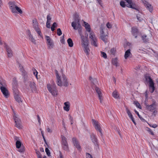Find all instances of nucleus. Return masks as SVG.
<instances>
[{"label":"nucleus","mask_w":158,"mask_h":158,"mask_svg":"<svg viewBox=\"0 0 158 158\" xmlns=\"http://www.w3.org/2000/svg\"><path fill=\"white\" fill-rule=\"evenodd\" d=\"M107 35H100V38L105 43L107 42Z\"/></svg>","instance_id":"29"},{"label":"nucleus","mask_w":158,"mask_h":158,"mask_svg":"<svg viewBox=\"0 0 158 158\" xmlns=\"http://www.w3.org/2000/svg\"><path fill=\"white\" fill-rule=\"evenodd\" d=\"M60 158H64L63 156L60 152Z\"/></svg>","instance_id":"64"},{"label":"nucleus","mask_w":158,"mask_h":158,"mask_svg":"<svg viewBox=\"0 0 158 158\" xmlns=\"http://www.w3.org/2000/svg\"><path fill=\"white\" fill-rule=\"evenodd\" d=\"M131 32L132 35L135 38L137 37V35L139 34V32L138 28L136 27H133L131 28Z\"/></svg>","instance_id":"17"},{"label":"nucleus","mask_w":158,"mask_h":158,"mask_svg":"<svg viewBox=\"0 0 158 158\" xmlns=\"http://www.w3.org/2000/svg\"><path fill=\"white\" fill-rule=\"evenodd\" d=\"M145 105L146 109L151 112L153 111L156 109V105L155 102H153L152 104L150 105H147L146 103H145Z\"/></svg>","instance_id":"14"},{"label":"nucleus","mask_w":158,"mask_h":158,"mask_svg":"<svg viewBox=\"0 0 158 158\" xmlns=\"http://www.w3.org/2000/svg\"><path fill=\"white\" fill-rule=\"evenodd\" d=\"M89 35V38L91 39V44L95 47H97V39L95 37L94 33L93 32H91Z\"/></svg>","instance_id":"11"},{"label":"nucleus","mask_w":158,"mask_h":158,"mask_svg":"<svg viewBox=\"0 0 158 158\" xmlns=\"http://www.w3.org/2000/svg\"><path fill=\"white\" fill-rule=\"evenodd\" d=\"M145 78L146 81L149 84V91L151 93H152L155 90L154 83L153 80L150 76L148 75H145Z\"/></svg>","instance_id":"5"},{"label":"nucleus","mask_w":158,"mask_h":158,"mask_svg":"<svg viewBox=\"0 0 158 158\" xmlns=\"http://www.w3.org/2000/svg\"><path fill=\"white\" fill-rule=\"evenodd\" d=\"M68 103L69 102H68L64 103V105L65 106L64 107V109L67 111L69 110V105L68 104Z\"/></svg>","instance_id":"31"},{"label":"nucleus","mask_w":158,"mask_h":158,"mask_svg":"<svg viewBox=\"0 0 158 158\" xmlns=\"http://www.w3.org/2000/svg\"><path fill=\"white\" fill-rule=\"evenodd\" d=\"M147 35H143L142 36V39L143 41V42L146 43L149 40L148 38H147Z\"/></svg>","instance_id":"33"},{"label":"nucleus","mask_w":158,"mask_h":158,"mask_svg":"<svg viewBox=\"0 0 158 158\" xmlns=\"http://www.w3.org/2000/svg\"><path fill=\"white\" fill-rule=\"evenodd\" d=\"M125 1L128 3V6H127V7L138 10V8H137L136 4L134 2H132V0H125Z\"/></svg>","instance_id":"15"},{"label":"nucleus","mask_w":158,"mask_h":158,"mask_svg":"<svg viewBox=\"0 0 158 158\" xmlns=\"http://www.w3.org/2000/svg\"><path fill=\"white\" fill-rule=\"evenodd\" d=\"M24 150L25 149L23 148H22L21 147L20 149L19 150V151L20 152H24Z\"/></svg>","instance_id":"60"},{"label":"nucleus","mask_w":158,"mask_h":158,"mask_svg":"<svg viewBox=\"0 0 158 158\" xmlns=\"http://www.w3.org/2000/svg\"><path fill=\"white\" fill-rule=\"evenodd\" d=\"M45 151L47 155L48 156H50V152L49 149L48 148H46L45 149Z\"/></svg>","instance_id":"46"},{"label":"nucleus","mask_w":158,"mask_h":158,"mask_svg":"<svg viewBox=\"0 0 158 158\" xmlns=\"http://www.w3.org/2000/svg\"><path fill=\"white\" fill-rule=\"evenodd\" d=\"M35 151H36V154L37 155V156L38 158L39 156H41V155L40 153V152L39 151H38L37 150H36Z\"/></svg>","instance_id":"55"},{"label":"nucleus","mask_w":158,"mask_h":158,"mask_svg":"<svg viewBox=\"0 0 158 158\" xmlns=\"http://www.w3.org/2000/svg\"><path fill=\"white\" fill-rule=\"evenodd\" d=\"M130 51V49H129L126 51L124 55V57L125 59H127L130 55H132Z\"/></svg>","instance_id":"28"},{"label":"nucleus","mask_w":158,"mask_h":158,"mask_svg":"<svg viewBox=\"0 0 158 158\" xmlns=\"http://www.w3.org/2000/svg\"><path fill=\"white\" fill-rule=\"evenodd\" d=\"M106 26L108 28H111L112 27V26L110 24L109 22H108L106 24Z\"/></svg>","instance_id":"56"},{"label":"nucleus","mask_w":158,"mask_h":158,"mask_svg":"<svg viewBox=\"0 0 158 158\" xmlns=\"http://www.w3.org/2000/svg\"><path fill=\"white\" fill-rule=\"evenodd\" d=\"M125 107L126 109V112L128 114V115L129 116V115H130V114H131V113L130 112V110L126 106H125Z\"/></svg>","instance_id":"47"},{"label":"nucleus","mask_w":158,"mask_h":158,"mask_svg":"<svg viewBox=\"0 0 158 158\" xmlns=\"http://www.w3.org/2000/svg\"><path fill=\"white\" fill-rule=\"evenodd\" d=\"M120 5L122 7H123V8H124L126 6H128V4H127V5H126L125 4V2L123 1H121L120 2Z\"/></svg>","instance_id":"43"},{"label":"nucleus","mask_w":158,"mask_h":158,"mask_svg":"<svg viewBox=\"0 0 158 158\" xmlns=\"http://www.w3.org/2000/svg\"><path fill=\"white\" fill-rule=\"evenodd\" d=\"M77 24L78 25V28H79V29H78V31L79 32V34H80V32H81V26L80 24V21H78V22H77Z\"/></svg>","instance_id":"41"},{"label":"nucleus","mask_w":158,"mask_h":158,"mask_svg":"<svg viewBox=\"0 0 158 158\" xmlns=\"http://www.w3.org/2000/svg\"><path fill=\"white\" fill-rule=\"evenodd\" d=\"M62 78L63 79L62 82L61 81L62 85L67 87L68 85V82L67 79L66 78V76L64 75H63L62 76Z\"/></svg>","instance_id":"20"},{"label":"nucleus","mask_w":158,"mask_h":158,"mask_svg":"<svg viewBox=\"0 0 158 158\" xmlns=\"http://www.w3.org/2000/svg\"><path fill=\"white\" fill-rule=\"evenodd\" d=\"M93 89H95L98 95V97L100 100V102H102V93L100 91V89L96 85L95 86V87L93 88Z\"/></svg>","instance_id":"19"},{"label":"nucleus","mask_w":158,"mask_h":158,"mask_svg":"<svg viewBox=\"0 0 158 158\" xmlns=\"http://www.w3.org/2000/svg\"><path fill=\"white\" fill-rule=\"evenodd\" d=\"M86 158H93L92 155L88 153H86Z\"/></svg>","instance_id":"52"},{"label":"nucleus","mask_w":158,"mask_h":158,"mask_svg":"<svg viewBox=\"0 0 158 158\" xmlns=\"http://www.w3.org/2000/svg\"><path fill=\"white\" fill-rule=\"evenodd\" d=\"M13 118L14 119L15 124V126L17 128L20 129L22 128V126L21 125V121L19 118L17 116V115L14 112L13 115Z\"/></svg>","instance_id":"9"},{"label":"nucleus","mask_w":158,"mask_h":158,"mask_svg":"<svg viewBox=\"0 0 158 158\" xmlns=\"http://www.w3.org/2000/svg\"><path fill=\"white\" fill-rule=\"evenodd\" d=\"M146 130L148 131L149 133L151 134L152 135H154V133L152 130L149 127H146Z\"/></svg>","instance_id":"40"},{"label":"nucleus","mask_w":158,"mask_h":158,"mask_svg":"<svg viewBox=\"0 0 158 158\" xmlns=\"http://www.w3.org/2000/svg\"><path fill=\"white\" fill-rule=\"evenodd\" d=\"M33 26L34 29L37 28L39 27L38 23L37 22L36 19H34L33 20Z\"/></svg>","instance_id":"27"},{"label":"nucleus","mask_w":158,"mask_h":158,"mask_svg":"<svg viewBox=\"0 0 158 158\" xmlns=\"http://www.w3.org/2000/svg\"><path fill=\"white\" fill-rule=\"evenodd\" d=\"M90 139L94 145V147L96 150L99 149V143L96 135L94 133H92L90 135Z\"/></svg>","instance_id":"7"},{"label":"nucleus","mask_w":158,"mask_h":158,"mask_svg":"<svg viewBox=\"0 0 158 158\" xmlns=\"http://www.w3.org/2000/svg\"><path fill=\"white\" fill-rule=\"evenodd\" d=\"M81 35V45L84 48V51L87 57L89 56V52L90 50L88 47V40L87 37H85L83 35Z\"/></svg>","instance_id":"2"},{"label":"nucleus","mask_w":158,"mask_h":158,"mask_svg":"<svg viewBox=\"0 0 158 158\" xmlns=\"http://www.w3.org/2000/svg\"><path fill=\"white\" fill-rule=\"evenodd\" d=\"M100 34H101L100 35H104V31L103 29H101V30H100Z\"/></svg>","instance_id":"62"},{"label":"nucleus","mask_w":158,"mask_h":158,"mask_svg":"<svg viewBox=\"0 0 158 158\" xmlns=\"http://www.w3.org/2000/svg\"><path fill=\"white\" fill-rule=\"evenodd\" d=\"M91 82L93 84L92 88H94L95 87V85H96V84L97 83L98 81L96 78H94V79H93V80Z\"/></svg>","instance_id":"36"},{"label":"nucleus","mask_w":158,"mask_h":158,"mask_svg":"<svg viewBox=\"0 0 158 158\" xmlns=\"http://www.w3.org/2000/svg\"><path fill=\"white\" fill-rule=\"evenodd\" d=\"M67 41L69 47H73V41L71 38H69L68 39Z\"/></svg>","instance_id":"32"},{"label":"nucleus","mask_w":158,"mask_h":158,"mask_svg":"<svg viewBox=\"0 0 158 158\" xmlns=\"http://www.w3.org/2000/svg\"><path fill=\"white\" fill-rule=\"evenodd\" d=\"M51 85L50 84H47V87L49 91L53 95L56 96L57 94V90L56 89V84L53 83Z\"/></svg>","instance_id":"4"},{"label":"nucleus","mask_w":158,"mask_h":158,"mask_svg":"<svg viewBox=\"0 0 158 158\" xmlns=\"http://www.w3.org/2000/svg\"><path fill=\"white\" fill-rule=\"evenodd\" d=\"M72 141L74 146L76 147L78 150H80L81 149V147L77 139L75 138H73L72 139Z\"/></svg>","instance_id":"21"},{"label":"nucleus","mask_w":158,"mask_h":158,"mask_svg":"<svg viewBox=\"0 0 158 158\" xmlns=\"http://www.w3.org/2000/svg\"><path fill=\"white\" fill-rule=\"evenodd\" d=\"M27 35L29 37V40L34 44H36V40L33 38L32 35L31 34V33L29 30H28L27 33Z\"/></svg>","instance_id":"24"},{"label":"nucleus","mask_w":158,"mask_h":158,"mask_svg":"<svg viewBox=\"0 0 158 158\" xmlns=\"http://www.w3.org/2000/svg\"><path fill=\"white\" fill-rule=\"evenodd\" d=\"M74 21L72 23L71 25L74 30H77V29L76 27L77 22L80 21L79 15L77 13L74 15Z\"/></svg>","instance_id":"13"},{"label":"nucleus","mask_w":158,"mask_h":158,"mask_svg":"<svg viewBox=\"0 0 158 158\" xmlns=\"http://www.w3.org/2000/svg\"><path fill=\"white\" fill-rule=\"evenodd\" d=\"M45 37L47 41V45L48 46V48L49 49L52 48L54 47V44L50 37L48 36H45Z\"/></svg>","instance_id":"18"},{"label":"nucleus","mask_w":158,"mask_h":158,"mask_svg":"<svg viewBox=\"0 0 158 158\" xmlns=\"http://www.w3.org/2000/svg\"><path fill=\"white\" fill-rule=\"evenodd\" d=\"M55 72L57 79L56 81L57 84L58 85L60 86L62 85V84L60 77L59 76L58 71L56 70H55Z\"/></svg>","instance_id":"22"},{"label":"nucleus","mask_w":158,"mask_h":158,"mask_svg":"<svg viewBox=\"0 0 158 158\" xmlns=\"http://www.w3.org/2000/svg\"><path fill=\"white\" fill-rule=\"evenodd\" d=\"M136 17L138 20L139 22L143 20V18L140 16V15L137 14L136 15Z\"/></svg>","instance_id":"44"},{"label":"nucleus","mask_w":158,"mask_h":158,"mask_svg":"<svg viewBox=\"0 0 158 158\" xmlns=\"http://www.w3.org/2000/svg\"><path fill=\"white\" fill-rule=\"evenodd\" d=\"M25 85L29 86L32 92L37 93L36 84L34 82L29 80L27 81V85Z\"/></svg>","instance_id":"10"},{"label":"nucleus","mask_w":158,"mask_h":158,"mask_svg":"<svg viewBox=\"0 0 158 158\" xmlns=\"http://www.w3.org/2000/svg\"><path fill=\"white\" fill-rule=\"evenodd\" d=\"M35 31L38 34V35L40 36L41 37H42V35L41 31L40 28L38 27L37 28H35Z\"/></svg>","instance_id":"34"},{"label":"nucleus","mask_w":158,"mask_h":158,"mask_svg":"<svg viewBox=\"0 0 158 158\" xmlns=\"http://www.w3.org/2000/svg\"><path fill=\"white\" fill-rule=\"evenodd\" d=\"M12 90L14 94V97L15 100L18 103L22 102L21 98L19 96V91L18 89L17 81L16 78H14L13 79Z\"/></svg>","instance_id":"1"},{"label":"nucleus","mask_w":158,"mask_h":158,"mask_svg":"<svg viewBox=\"0 0 158 158\" xmlns=\"http://www.w3.org/2000/svg\"><path fill=\"white\" fill-rule=\"evenodd\" d=\"M16 148H21V143L20 140H17L16 142Z\"/></svg>","instance_id":"38"},{"label":"nucleus","mask_w":158,"mask_h":158,"mask_svg":"<svg viewBox=\"0 0 158 158\" xmlns=\"http://www.w3.org/2000/svg\"><path fill=\"white\" fill-rule=\"evenodd\" d=\"M22 73L23 77L24 78V82L25 85H27V81H29V79H28L27 73L25 71H24V72Z\"/></svg>","instance_id":"23"},{"label":"nucleus","mask_w":158,"mask_h":158,"mask_svg":"<svg viewBox=\"0 0 158 158\" xmlns=\"http://www.w3.org/2000/svg\"><path fill=\"white\" fill-rule=\"evenodd\" d=\"M113 96L115 98H119V96L118 94V93L116 91H114L112 93Z\"/></svg>","instance_id":"35"},{"label":"nucleus","mask_w":158,"mask_h":158,"mask_svg":"<svg viewBox=\"0 0 158 158\" xmlns=\"http://www.w3.org/2000/svg\"><path fill=\"white\" fill-rule=\"evenodd\" d=\"M5 84L2 82H0V87L1 91L6 98H7L9 94L8 90L5 88Z\"/></svg>","instance_id":"8"},{"label":"nucleus","mask_w":158,"mask_h":158,"mask_svg":"<svg viewBox=\"0 0 158 158\" xmlns=\"http://www.w3.org/2000/svg\"><path fill=\"white\" fill-rule=\"evenodd\" d=\"M10 5V9L11 11L13 13H17L22 14L23 11L20 7H19L15 2H9Z\"/></svg>","instance_id":"3"},{"label":"nucleus","mask_w":158,"mask_h":158,"mask_svg":"<svg viewBox=\"0 0 158 158\" xmlns=\"http://www.w3.org/2000/svg\"><path fill=\"white\" fill-rule=\"evenodd\" d=\"M134 111L135 113L137 115L139 118L140 119V120L143 121H145V120L140 115H139V112L136 111L135 110H134Z\"/></svg>","instance_id":"37"},{"label":"nucleus","mask_w":158,"mask_h":158,"mask_svg":"<svg viewBox=\"0 0 158 158\" xmlns=\"http://www.w3.org/2000/svg\"><path fill=\"white\" fill-rule=\"evenodd\" d=\"M92 121L93 125L95 129L97 131H99L101 135L102 136L103 134L102 132V129L100 126V124L99 123L98 121H96L94 119H92Z\"/></svg>","instance_id":"12"},{"label":"nucleus","mask_w":158,"mask_h":158,"mask_svg":"<svg viewBox=\"0 0 158 158\" xmlns=\"http://www.w3.org/2000/svg\"><path fill=\"white\" fill-rule=\"evenodd\" d=\"M84 23L85 28L86 29V30L88 32H90L91 31V28L90 27V25L86 22L84 21Z\"/></svg>","instance_id":"26"},{"label":"nucleus","mask_w":158,"mask_h":158,"mask_svg":"<svg viewBox=\"0 0 158 158\" xmlns=\"http://www.w3.org/2000/svg\"><path fill=\"white\" fill-rule=\"evenodd\" d=\"M112 64L113 65L115 66L116 67L118 66V59L117 58L112 59Z\"/></svg>","instance_id":"30"},{"label":"nucleus","mask_w":158,"mask_h":158,"mask_svg":"<svg viewBox=\"0 0 158 158\" xmlns=\"http://www.w3.org/2000/svg\"><path fill=\"white\" fill-rule=\"evenodd\" d=\"M61 145L63 150L69 151V148L67 138L63 135H61Z\"/></svg>","instance_id":"6"},{"label":"nucleus","mask_w":158,"mask_h":158,"mask_svg":"<svg viewBox=\"0 0 158 158\" xmlns=\"http://www.w3.org/2000/svg\"><path fill=\"white\" fill-rule=\"evenodd\" d=\"M151 112H152V115H154L155 116L156 115V114L157 113V111L156 110V109L153 110V111H151Z\"/></svg>","instance_id":"54"},{"label":"nucleus","mask_w":158,"mask_h":158,"mask_svg":"<svg viewBox=\"0 0 158 158\" xmlns=\"http://www.w3.org/2000/svg\"><path fill=\"white\" fill-rule=\"evenodd\" d=\"M4 47L7 52L8 57H11L13 55V52L11 48L6 43H4Z\"/></svg>","instance_id":"16"},{"label":"nucleus","mask_w":158,"mask_h":158,"mask_svg":"<svg viewBox=\"0 0 158 158\" xmlns=\"http://www.w3.org/2000/svg\"><path fill=\"white\" fill-rule=\"evenodd\" d=\"M19 66V70L22 73L23 72H24V71H25V70L24 69L23 67V66L20 63H18Z\"/></svg>","instance_id":"39"},{"label":"nucleus","mask_w":158,"mask_h":158,"mask_svg":"<svg viewBox=\"0 0 158 158\" xmlns=\"http://www.w3.org/2000/svg\"><path fill=\"white\" fill-rule=\"evenodd\" d=\"M46 27L47 28H49L50 27V23L47 22Z\"/></svg>","instance_id":"58"},{"label":"nucleus","mask_w":158,"mask_h":158,"mask_svg":"<svg viewBox=\"0 0 158 158\" xmlns=\"http://www.w3.org/2000/svg\"><path fill=\"white\" fill-rule=\"evenodd\" d=\"M146 2V3L144 4L146 8L149 11L152 13L153 11V7L152 5L148 3L147 2Z\"/></svg>","instance_id":"25"},{"label":"nucleus","mask_w":158,"mask_h":158,"mask_svg":"<svg viewBox=\"0 0 158 158\" xmlns=\"http://www.w3.org/2000/svg\"><path fill=\"white\" fill-rule=\"evenodd\" d=\"M47 131L49 133H51L52 132V130L50 129L49 128H48L47 129Z\"/></svg>","instance_id":"63"},{"label":"nucleus","mask_w":158,"mask_h":158,"mask_svg":"<svg viewBox=\"0 0 158 158\" xmlns=\"http://www.w3.org/2000/svg\"><path fill=\"white\" fill-rule=\"evenodd\" d=\"M62 34V31L60 28H58L57 30V34L59 36L61 35Z\"/></svg>","instance_id":"48"},{"label":"nucleus","mask_w":158,"mask_h":158,"mask_svg":"<svg viewBox=\"0 0 158 158\" xmlns=\"http://www.w3.org/2000/svg\"><path fill=\"white\" fill-rule=\"evenodd\" d=\"M60 42L61 43L64 44L65 43V40H64V35L61 37V39L60 40Z\"/></svg>","instance_id":"51"},{"label":"nucleus","mask_w":158,"mask_h":158,"mask_svg":"<svg viewBox=\"0 0 158 158\" xmlns=\"http://www.w3.org/2000/svg\"><path fill=\"white\" fill-rule=\"evenodd\" d=\"M37 120H38V122L39 123V125H40V124H41V119H40V117L39 116V115H37Z\"/></svg>","instance_id":"53"},{"label":"nucleus","mask_w":158,"mask_h":158,"mask_svg":"<svg viewBox=\"0 0 158 158\" xmlns=\"http://www.w3.org/2000/svg\"><path fill=\"white\" fill-rule=\"evenodd\" d=\"M51 20V18L50 17V14H48L47 16V22H50Z\"/></svg>","instance_id":"50"},{"label":"nucleus","mask_w":158,"mask_h":158,"mask_svg":"<svg viewBox=\"0 0 158 158\" xmlns=\"http://www.w3.org/2000/svg\"><path fill=\"white\" fill-rule=\"evenodd\" d=\"M57 26V24L56 22H54L53 23L52 25V27H53L56 28V27Z\"/></svg>","instance_id":"59"},{"label":"nucleus","mask_w":158,"mask_h":158,"mask_svg":"<svg viewBox=\"0 0 158 158\" xmlns=\"http://www.w3.org/2000/svg\"><path fill=\"white\" fill-rule=\"evenodd\" d=\"M33 73L35 76L36 77H37V74H38V72L35 69H34V72H33Z\"/></svg>","instance_id":"57"},{"label":"nucleus","mask_w":158,"mask_h":158,"mask_svg":"<svg viewBox=\"0 0 158 158\" xmlns=\"http://www.w3.org/2000/svg\"><path fill=\"white\" fill-rule=\"evenodd\" d=\"M101 56L104 58H107V55L106 53L104 52L101 51Z\"/></svg>","instance_id":"45"},{"label":"nucleus","mask_w":158,"mask_h":158,"mask_svg":"<svg viewBox=\"0 0 158 158\" xmlns=\"http://www.w3.org/2000/svg\"><path fill=\"white\" fill-rule=\"evenodd\" d=\"M14 139L15 141H16L17 140H19V137L16 136L14 137Z\"/></svg>","instance_id":"61"},{"label":"nucleus","mask_w":158,"mask_h":158,"mask_svg":"<svg viewBox=\"0 0 158 158\" xmlns=\"http://www.w3.org/2000/svg\"><path fill=\"white\" fill-rule=\"evenodd\" d=\"M134 103L136 106L137 107H138L139 109L141 108V106L139 104V103L137 101H134Z\"/></svg>","instance_id":"42"},{"label":"nucleus","mask_w":158,"mask_h":158,"mask_svg":"<svg viewBox=\"0 0 158 158\" xmlns=\"http://www.w3.org/2000/svg\"><path fill=\"white\" fill-rule=\"evenodd\" d=\"M116 49L114 48H111L110 50V53L113 55H114Z\"/></svg>","instance_id":"49"}]
</instances>
